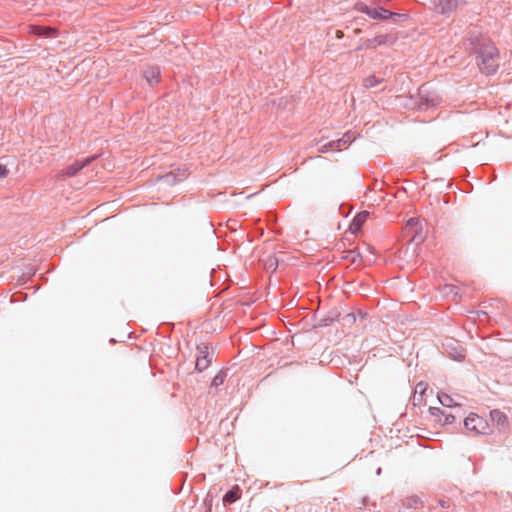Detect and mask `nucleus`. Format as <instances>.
Returning a JSON list of instances; mask_svg holds the SVG:
<instances>
[{
	"label": "nucleus",
	"instance_id": "obj_1",
	"mask_svg": "<svg viewBox=\"0 0 512 512\" xmlns=\"http://www.w3.org/2000/svg\"><path fill=\"white\" fill-rule=\"evenodd\" d=\"M356 11L367 14L372 19H388L394 14L386 9L380 7H370L362 1H358L354 5Z\"/></svg>",
	"mask_w": 512,
	"mask_h": 512
},
{
	"label": "nucleus",
	"instance_id": "obj_2",
	"mask_svg": "<svg viewBox=\"0 0 512 512\" xmlns=\"http://www.w3.org/2000/svg\"><path fill=\"white\" fill-rule=\"evenodd\" d=\"M464 426L467 430L475 434H486L488 431V423L477 414H470L464 420Z\"/></svg>",
	"mask_w": 512,
	"mask_h": 512
},
{
	"label": "nucleus",
	"instance_id": "obj_3",
	"mask_svg": "<svg viewBox=\"0 0 512 512\" xmlns=\"http://www.w3.org/2000/svg\"><path fill=\"white\" fill-rule=\"evenodd\" d=\"M465 5L464 0H436L433 9L440 14L450 15Z\"/></svg>",
	"mask_w": 512,
	"mask_h": 512
},
{
	"label": "nucleus",
	"instance_id": "obj_4",
	"mask_svg": "<svg viewBox=\"0 0 512 512\" xmlns=\"http://www.w3.org/2000/svg\"><path fill=\"white\" fill-rule=\"evenodd\" d=\"M396 41V37L392 35H378L372 39L367 40V48H376L381 45L393 44Z\"/></svg>",
	"mask_w": 512,
	"mask_h": 512
},
{
	"label": "nucleus",
	"instance_id": "obj_5",
	"mask_svg": "<svg viewBox=\"0 0 512 512\" xmlns=\"http://www.w3.org/2000/svg\"><path fill=\"white\" fill-rule=\"evenodd\" d=\"M144 77L149 85H155L160 82V69L158 67H148L144 71Z\"/></svg>",
	"mask_w": 512,
	"mask_h": 512
},
{
	"label": "nucleus",
	"instance_id": "obj_6",
	"mask_svg": "<svg viewBox=\"0 0 512 512\" xmlns=\"http://www.w3.org/2000/svg\"><path fill=\"white\" fill-rule=\"evenodd\" d=\"M368 216H369V213L367 211L358 213L354 217L353 221L350 224V227H349L350 231L352 233L358 232L361 229L364 222L367 220Z\"/></svg>",
	"mask_w": 512,
	"mask_h": 512
},
{
	"label": "nucleus",
	"instance_id": "obj_7",
	"mask_svg": "<svg viewBox=\"0 0 512 512\" xmlns=\"http://www.w3.org/2000/svg\"><path fill=\"white\" fill-rule=\"evenodd\" d=\"M87 163H89V160H86L84 163L75 162L63 169L61 175L65 177H72L76 175Z\"/></svg>",
	"mask_w": 512,
	"mask_h": 512
},
{
	"label": "nucleus",
	"instance_id": "obj_8",
	"mask_svg": "<svg viewBox=\"0 0 512 512\" xmlns=\"http://www.w3.org/2000/svg\"><path fill=\"white\" fill-rule=\"evenodd\" d=\"M30 32L33 34L39 35V36H47V37L56 35L55 29H53L51 27H46V26H31Z\"/></svg>",
	"mask_w": 512,
	"mask_h": 512
},
{
	"label": "nucleus",
	"instance_id": "obj_9",
	"mask_svg": "<svg viewBox=\"0 0 512 512\" xmlns=\"http://www.w3.org/2000/svg\"><path fill=\"white\" fill-rule=\"evenodd\" d=\"M382 82H383V78H379L375 75H368L363 78L362 86L365 89H372V88H375L376 86H378L379 84H381Z\"/></svg>",
	"mask_w": 512,
	"mask_h": 512
},
{
	"label": "nucleus",
	"instance_id": "obj_10",
	"mask_svg": "<svg viewBox=\"0 0 512 512\" xmlns=\"http://www.w3.org/2000/svg\"><path fill=\"white\" fill-rule=\"evenodd\" d=\"M426 388H427V385L423 382H420L416 385L415 394L413 396L414 404H416V403L422 404V401H423L422 398H423V394L426 391Z\"/></svg>",
	"mask_w": 512,
	"mask_h": 512
},
{
	"label": "nucleus",
	"instance_id": "obj_11",
	"mask_svg": "<svg viewBox=\"0 0 512 512\" xmlns=\"http://www.w3.org/2000/svg\"><path fill=\"white\" fill-rule=\"evenodd\" d=\"M430 413L435 416V417H438L439 415H443L444 416V420L442 419H439V422H441L442 424H450L454 421V416L451 415V414H444L443 411H441L439 408H436V407H431L430 408Z\"/></svg>",
	"mask_w": 512,
	"mask_h": 512
},
{
	"label": "nucleus",
	"instance_id": "obj_12",
	"mask_svg": "<svg viewBox=\"0 0 512 512\" xmlns=\"http://www.w3.org/2000/svg\"><path fill=\"white\" fill-rule=\"evenodd\" d=\"M438 400L445 407H454L458 405V403L450 395L446 393L438 394Z\"/></svg>",
	"mask_w": 512,
	"mask_h": 512
},
{
	"label": "nucleus",
	"instance_id": "obj_13",
	"mask_svg": "<svg viewBox=\"0 0 512 512\" xmlns=\"http://www.w3.org/2000/svg\"><path fill=\"white\" fill-rule=\"evenodd\" d=\"M491 418L500 426H505L507 424V417L505 416L504 413L498 410H494L491 412Z\"/></svg>",
	"mask_w": 512,
	"mask_h": 512
},
{
	"label": "nucleus",
	"instance_id": "obj_14",
	"mask_svg": "<svg viewBox=\"0 0 512 512\" xmlns=\"http://www.w3.org/2000/svg\"><path fill=\"white\" fill-rule=\"evenodd\" d=\"M210 360L207 356L199 357L196 360V368L199 371L206 369L209 366Z\"/></svg>",
	"mask_w": 512,
	"mask_h": 512
},
{
	"label": "nucleus",
	"instance_id": "obj_15",
	"mask_svg": "<svg viewBox=\"0 0 512 512\" xmlns=\"http://www.w3.org/2000/svg\"><path fill=\"white\" fill-rule=\"evenodd\" d=\"M239 498V494H238V488H236L235 490H230L228 491L225 496H224V500L227 501V502H234L236 501L237 499Z\"/></svg>",
	"mask_w": 512,
	"mask_h": 512
},
{
	"label": "nucleus",
	"instance_id": "obj_16",
	"mask_svg": "<svg viewBox=\"0 0 512 512\" xmlns=\"http://www.w3.org/2000/svg\"><path fill=\"white\" fill-rule=\"evenodd\" d=\"M486 62L488 64L487 67H486V72L487 73L494 72L496 70V65L494 64L493 57L490 56L487 60L483 59L482 60V65H484Z\"/></svg>",
	"mask_w": 512,
	"mask_h": 512
},
{
	"label": "nucleus",
	"instance_id": "obj_17",
	"mask_svg": "<svg viewBox=\"0 0 512 512\" xmlns=\"http://www.w3.org/2000/svg\"><path fill=\"white\" fill-rule=\"evenodd\" d=\"M347 143V140H344V139H339L337 140L336 142H330L329 143V147L331 149H340L342 144L345 145Z\"/></svg>",
	"mask_w": 512,
	"mask_h": 512
},
{
	"label": "nucleus",
	"instance_id": "obj_18",
	"mask_svg": "<svg viewBox=\"0 0 512 512\" xmlns=\"http://www.w3.org/2000/svg\"><path fill=\"white\" fill-rule=\"evenodd\" d=\"M9 174V170L4 164H0V178H6Z\"/></svg>",
	"mask_w": 512,
	"mask_h": 512
},
{
	"label": "nucleus",
	"instance_id": "obj_19",
	"mask_svg": "<svg viewBox=\"0 0 512 512\" xmlns=\"http://www.w3.org/2000/svg\"><path fill=\"white\" fill-rule=\"evenodd\" d=\"M265 265L268 266L269 268L275 269L276 268V261L273 258H269L268 262H266Z\"/></svg>",
	"mask_w": 512,
	"mask_h": 512
},
{
	"label": "nucleus",
	"instance_id": "obj_20",
	"mask_svg": "<svg viewBox=\"0 0 512 512\" xmlns=\"http://www.w3.org/2000/svg\"><path fill=\"white\" fill-rule=\"evenodd\" d=\"M222 381H223V380H222V377H220L219 375H217V376H215V377H214L213 383H214L215 385H218L219 383H222Z\"/></svg>",
	"mask_w": 512,
	"mask_h": 512
},
{
	"label": "nucleus",
	"instance_id": "obj_21",
	"mask_svg": "<svg viewBox=\"0 0 512 512\" xmlns=\"http://www.w3.org/2000/svg\"><path fill=\"white\" fill-rule=\"evenodd\" d=\"M336 37H337L338 39L342 38V37H343V32H342L341 30H338V31L336 32Z\"/></svg>",
	"mask_w": 512,
	"mask_h": 512
},
{
	"label": "nucleus",
	"instance_id": "obj_22",
	"mask_svg": "<svg viewBox=\"0 0 512 512\" xmlns=\"http://www.w3.org/2000/svg\"><path fill=\"white\" fill-rule=\"evenodd\" d=\"M327 149H326V146H324L322 149H321V152H326Z\"/></svg>",
	"mask_w": 512,
	"mask_h": 512
}]
</instances>
